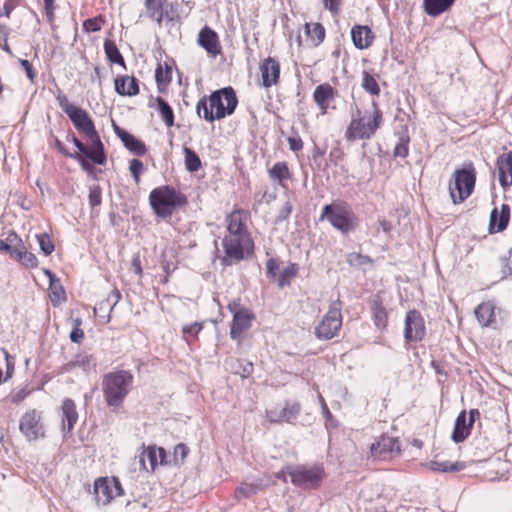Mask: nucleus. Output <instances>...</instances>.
<instances>
[{
    "mask_svg": "<svg viewBox=\"0 0 512 512\" xmlns=\"http://www.w3.org/2000/svg\"><path fill=\"white\" fill-rule=\"evenodd\" d=\"M476 183V171L472 162L465 163L453 173L449 183V193L454 204L464 202L473 193Z\"/></svg>",
    "mask_w": 512,
    "mask_h": 512,
    "instance_id": "6e6552de",
    "label": "nucleus"
},
{
    "mask_svg": "<svg viewBox=\"0 0 512 512\" xmlns=\"http://www.w3.org/2000/svg\"><path fill=\"white\" fill-rule=\"evenodd\" d=\"M372 116L365 122L366 115L362 116L357 109L356 117H353L345 131V138L349 142L355 140H368L372 138L382 124L383 114L376 101H372Z\"/></svg>",
    "mask_w": 512,
    "mask_h": 512,
    "instance_id": "423d86ee",
    "label": "nucleus"
},
{
    "mask_svg": "<svg viewBox=\"0 0 512 512\" xmlns=\"http://www.w3.org/2000/svg\"><path fill=\"white\" fill-rule=\"evenodd\" d=\"M165 0H145L144 6L147 17L156 21L159 25L164 19L163 2Z\"/></svg>",
    "mask_w": 512,
    "mask_h": 512,
    "instance_id": "72a5a7b5",
    "label": "nucleus"
},
{
    "mask_svg": "<svg viewBox=\"0 0 512 512\" xmlns=\"http://www.w3.org/2000/svg\"><path fill=\"white\" fill-rule=\"evenodd\" d=\"M265 485L260 480H255L253 482H243L241 486H239L235 491V497L237 500H241L244 498H250L251 496L257 494L264 488Z\"/></svg>",
    "mask_w": 512,
    "mask_h": 512,
    "instance_id": "473e14b6",
    "label": "nucleus"
},
{
    "mask_svg": "<svg viewBox=\"0 0 512 512\" xmlns=\"http://www.w3.org/2000/svg\"><path fill=\"white\" fill-rule=\"evenodd\" d=\"M254 318L255 315L248 308L235 312L230 325V337L239 340L241 334L251 328Z\"/></svg>",
    "mask_w": 512,
    "mask_h": 512,
    "instance_id": "2eb2a0df",
    "label": "nucleus"
},
{
    "mask_svg": "<svg viewBox=\"0 0 512 512\" xmlns=\"http://www.w3.org/2000/svg\"><path fill=\"white\" fill-rule=\"evenodd\" d=\"M324 8L333 14H338L341 9L342 0H322Z\"/></svg>",
    "mask_w": 512,
    "mask_h": 512,
    "instance_id": "e2e57ef3",
    "label": "nucleus"
},
{
    "mask_svg": "<svg viewBox=\"0 0 512 512\" xmlns=\"http://www.w3.org/2000/svg\"><path fill=\"white\" fill-rule=\"evenodd\" d=\"M465 464L463 462H450V461H431L430 468L433 471L437 472H459L465 468Z\"/></svg>",
    "mask_w": 512,
    "mask_h": 512,
    "instance_id": "a19ab883",
    "label": "nucleus"
},
{
    "mask_svg": "<svg viewBox=\"0 0 512 512\" xmlns=\"http://www.w3.org/2000/svg\"><path fill=\"white\" fill-rule=\"evenodd\" d=\"M203 329V325L200 322H194L189 325H185L182 328V333L185 337H197L200 331Z\"/></svg>",
    "mask_w": 512,
    "mask_h": 512,
    "instance_id": "6e6d98bb",
    "label": "nucleus"
},
{
    "mask_svg": "<svg viewBox=\"0 0 512 512\" xmlns=\"http://www.w3.org/2000/svg\"><path fill=\"white\" fill-rule=\"evenodd\" d=\"M510 221V206L506 203H503L500 208V212L495 207L490 214L489 220V233H499L504 231Z\"/></svg>",
    "mask_w": 512,
    "mask_h": 512,
    "instance_id": "6ab92c4d",
    "label": "nucleus"
},
{
    "mask_svg": "<svg viewBox=\"0 0 512 512\" xmlns=\"http://www.w3.org/2000/svg\"><path fill=\"white\" fill-rule=\"evenodd\" d=\"M149 203L157 217L167 219L173 215L176 209L186 205L187 199L174 187L163 185L150 192Z\"/></svg>",
    "mask_w": 512,
    "mask_h": 512,
    "instance_id": "7ed1b4c3",
    "label": "nucleus"
},
{
    "mask_svg": "<svg viewBox=\"0 0 512 512\" xmlns=\"http://www.w3.org/2000/svg\"><path fill=\"white\" fill-rule=\"evenodd\" d=\"M254 367L251 362L240 361L239 369L235 371L236 374H240L242 378H247L253 373Z\"/></svg>",
    "mask_w": 512,
    "mask_h": 512,
    "instance_id": "bf43d9fd",
    "label": "nucleus"
},
{
    "mask_svg": "<svg viewBox=\"0 0 512 512\" xmlns=\"http://www.w3.org/2000/svg\"><path fill=\"white\" fill-rule=\"evenodd\" d=\"M121 299V293L118 289H113L105 300L106 303L110 306V312L117 305V303Z\"/></svg>",
    "mask_w": 512,
    "mask_h": 512,
    "instance_id": "0e129e2a",
    "label": "nucleus"
},
{
    "mask_svg": "<svg viewBox=\"0 0 512 512\" xmlns=\"http://www.w3.org/2000/svg\"><path fill=\"white\" fill-rule=\"evenodd\" d=\"M199 45L212 56L218 55L221 50L217 33L208 26L203 27L198 34Z\"/></svg>",
    "mask_w": 512,
    "mask_h": 512,
    "instance_id": "412c9836",
    "label": "nucleus"
},
{
    "mask_svg": "<svg viewBox=\"0 0 512 512\" xmlns=\"http://www.w3.org/2000/svg\"><path fill=\"white\" fill-rule=\"evenodd\" d=\"M62 111L69 117L74 127L87 136L94 147L101 150V138L95 129V125L89 114L80 107L69 103L65 94L59 93L56 97Z\"/></svg>",
    "mask_w": 512,
    "mask_h": 512,
    "instance_id": "39448f33",
    "label": "nucleus"
},
{
    "mask_svg": "<svg viewBox=\"0 0 512 512\" xmlns=\"http://www.w3.org/2000/svg\"><path fill=\"white\" fill-rule=\"evenodd\" d=\"M267 276L270 278H274L277 275V271L279 269V265L277 260L274 258H270L266 263Z\"/></svg>",
    "mask_w": 512,
    "mask_h": 512,
    "instance_id": "774afa93",
    "label": "nucleus"
},
{
    "mask_svg": "<svg viewBox=\"0 0 512 512\" xmlns=\"http://www.w3.org/2000/svg\"><path fill=\"white\" fill-rule=\"evenodd\" d=\"M70 158L75 159L79 162L80 166L85 171H91L93 169V166L87 161L88 158L83 156L82 154H79L77 152L70 155Z\"/></svg>",
    "mask_w": 512,
    "mask_h": 512,
    "instance_id": "69168bd1",
    "label": "nucleus"
},
{
    "mask_svg": "<svg viewBox=\"0 0 512 512\" xmlns=\"http://www.w3.org/2000/svg\"><path fill=\"white\" fill-rule=\"evenodd\" d=\"M89 204L92 208L98 207L102 203V189L99 185H94L90 187L89 195Z\"/></svg>",
    "mask_w": 512,
    "mask_h": 512,
    "instance_id": "864d4df0",
    "label": "nucleus"
},
{
    "mask_svg": "<svg viewBox=\"0 0 512 512\" xmlns=\"http://www.w3.org/2000/svg\"><path fill=\"white\" fill-rule=\"evenodd\" d=\"M306 33L315 42L320 44L325 38V28L321 23L306 24Z\"/></svg>",
    "mask_w": 512,
    "mask_h": 512,
    "instance_id": "a18cd8bd",
    "label": "nucleus"
},
{
    "mask_svg": "<svg viewBox=\"0 0 512 512\" xmlns=\"http://www.w3.org/2000/svg\"><path fill=\"white\" fill-rule=\"evenodd\" d=\"M298 268L296 264L291 263L288 265L278 277V286L284 288L290 285V279L297 275Z\"/></svg>",
    "mask_w": 512,
    "mask_h": 512,
    "instance_id": "de8ad7c7",
    "label": "nucleus"
},
{
    "mask_svg": "<svg viewBox=\"0 0 512 512\" xmlns=\"http://www.w3.org/2000/svg\"><path fill=\"white\" fill-rule=\"evenodd\" d=\"M140 462L145 470L154 471L158 465L157 448L155 446L147 447L140 457Z\"/></svg>",
    "mask_w": 512,
    "mask_h": 512,
    "instance_id": "ea45409f",
    "label": "nucleus"
},
{
    "mask_svg": "<svg viewBox=\"0 0 512 512\" xmlns=\"http://www.w3.org/2000/svg\"><path fill=\"white\" fill-rule=\"evenodd\" d=\"M133 375L127 370H117L103 377L102 390L109 407H119L129 393Z\"/></svg>",
    "mask_w": 512,
    "mask_h": 512,
    "instance_id": "20e7f679",
    "label": "nucleus"
},
{
    "mask_svg": "<svg viewBox=\"0 0 512 512\" xmlns=\"http://www.w3.org/2000/svg\"><path fill=\"white\" fill-rule=\"evenodd\" d=\"M342 302L337 299L333 301L327 313L315 328V336L319 340H330L337 336L342 326Z\"/></svg>",
    "mask_w": 512,
    "mask_h": 512,
    "instance_id": "1a4fd4ad",
    "label": "nucleus"
},
{
    "mask_svg": "<svg viewBox=\"0 0 512 512\" xmlns=\"http://www.w3.org/2000/svg\"><path fill=\"white\" fill-rule=\"evenodd\" d=\"M351 38L354 46L363 50L371 46L374 35L368 26L355 25L351 29Z\"/></svg>",
    "mask_w": 512,
    "mask_h": 512,
    "instance_id": "a878e982",
    "label": "nucleus"
},
{
    "mask_svg": "<svg viewBox=\"0 0 512 512\" xmlns=\"http://www.w3.org/2000/svg\"><path fill=\"white\" fill-rule=\"evenodd\" d=\"M400 452V444L397 438L382 436L371 446V454L380 459L390 458L393 454Z\"/></svg>",
    "mask_w": 512,
    "mask_h": 512,
    "instance_id": "dca6fc26",
    "label": "nucleus"
},
{
    "mask_svg": "<svg viewBox=\"0 0 512 512\" xmlns=\"http://www.w3.org/2000/svg\"><path fill=\"white\" fill-rule=\"evenodd\" d=\"M301 411V405L298 402L286 401L281 409L274 408L267 410L266 417L271 423H290L295 424Z\"/></svg>",
    "mask_w": 512,
    "mask_h": 512,
    "instance_id": "ddd939ff",
    "label": "nucleus"
},
{
    "mask_svg": "<svg viewBox=\"0 0 512 512\" xmlns=\"http://www.w3.org/2000/svg\"><path fill=\"white\" fill-rule=\"evenodd\" d=\"M19 64L23 68V70L25 71L28 79L31 82H33L35 77H36V72H35L32 64L28 60H26V59H20L19 60Z\"/></svg>",
    "mask_w": 512,
    "mask_h": 512,
    "instance_id": "680f3d73",
    "label": "nucleus"
},
{
    "mask_svg": "<svg viewBox=\"0 0 512 512\" xmlns=\"http://www.w3.org/2000/svg\"><path fill=\"white\" fill-rule=\"evenodd\" d=\"M262 84L264 87L269 88L272 85H276L279 81L280 76V65L279 62L272 58H266L260 65Z\"/></svg>",
    "mask_w": 512,
    "mask_h": 512,
    "instance_id": "aec40b11",
    "label": "nucleus"
},
{
    "mask_svg": "<svg viewBox=\"0 0 512 512\" xmlns=\"http://www.w3.org/2000/svg\"><path fill=\"white\" fill-rule=\"evenodd\" d=\"M248 215L249 213L243 209L235 210L229 214L226 217L229 234L240 235L242 233H249L246 226Z\"/></svg>",
    "mask_w": 512,
    "mask_h": 512,
    "instance_id": "4be33fe9",
    "label": "nucleus"
},
{
    "mask_svg": "<svg viewBox=\"0 0 512 512\" xmlns=\"http://www.w3.org/2000/svg\"><path fill=\"white\" fill-rule=\"evenodd\" d=\"M72 142L78 149L77 153L82 154L90 161H92L94 164L104 165L106 163L107 158L105 154L104 145L102 142L101 150H98L97 148L94 147V142H91L90 146H86L75 135H72Z\"/></svg>",
    "mask_w": 512,
    "mask_h": 512,
    "instance_id": "a211bd4d",
    "label": "nucleus"
},
{
    "mask_svg": "<svg viewBox=\"0 0 512 512\" xmlns=\"http://www.w3.org/2000/svg\"><path fill=\"white\" fill-rule=\"evenodd\" d=\"M238 99L234 89L227 86L213 91L210 96L202 97L197 105L196 112L208 122L223 119L234 113Z\"/></svg>",
    "mask_w": 512,
    "mask_h": 512,
    "instance_id": "f257e3e1",
    "label": "nucleus"
},
{
    "mask_svg": "<svg viewBox=\"0 0 512 512\" xmlns=\"http://www.w3.org/2000/svg\"><path fill=\"white\" fill-rule=\"evenodd\" d=\"M104 51H105L107 59L111 63L121 65L125 68L124 58H123L122 54L120 53L118 47L114 43V41L109 40V39L105 40Z\"/></svg>",
    "mask_w": 512,
    "mask_h": 512,
    "instance_id": "58836bf2",
    "label": "nucleus"
},
{
    "mask_svg": "<svg viewBox=\"0 0 512 512\" xmlns=\"http://www.w3.org/2000/svg\"><path fill=\"white\" fill-rule=\"evenodd\" d=\"M138 83V79L134 76H117L114 80V88L121 96H135L140 91Z\"/></svg>",
    "mask_w": 512,
    "mask_h": 512,
    "instance_id": "bb28decb",
    "label": "nucleus"
},
{
    "mask_svg": "<svg viewBox=\"0 0 512 512\" xmlns=\"http://www.w3.org/2000/svg\"><path fill=\"white\" fill-rule=\"evenodd\" d=\"M361 87L372 96H378L380 94V87L376 78L368 71H363Z\"/></svg>",
    "mask_w": 512,
    "mask_h": 512,
    "instance_id": "37998d69",
    "label": "nucleus"
},
{
    "mask_svg": "<svg viewBox=\"0 0 512 512\" xmlns=\"http://www.w3.org/2000/svg\"><path fill=\"white\" fill-rule=\"evenodd\" d=\"M172 79V71L171 68L166 67V71H163L162 67L159 65L155 71V80L158 87L166 86L170 83Z\"/></svg>",
    "mask_w": 512,
    "mask_h": 512,
    "instance_id": "8fccbe9b",
    "label": "nucleus"
},
{
    "mask_svg": "<svg viewBox=\"0 0 512 512\" xmlns=\"http://www.w3.org/2000/svg\"><path fill=\"white\" fill-rule=\"evenodd\" d=\"M94 493L98 504L107 505L114 497L123 495L124 491L118 478L109 480L103 477L95 481Z\"/></svg>",
    "mask_w": 512,
    "mask_h": 512,
    "instance_id": "f8f14e48",
    "label": "nucleus"
},
{
    "mask_svg": "<svg viewBox=\"0 0 512 512\" xmlns=\"http://www.w3.org/2000/svg\"><path fill=\"white\" fill-rule=\"evenodd\" d=\"M475 317L482 327H488L495 321V306L492 302H482L474 310Z\"/></svg>",
    "mask_w": 512,
    "mask_h": 512,
    "instance_id": "c85d7f7f",
    "label": "nucleus"
},
{
    "mask_svg": "<svg viewBox=\"0 0 512 512\" xmlns=\"http://www.w3.org/2000/svg\"><path fill=\"white\" fill-rule=\"evenodd\" d=\"M374 325L379 330H384L388 326V313L383 305V301L379 295H375L369 299Z\"/></svg>",
    "mask_w": 512,
    "mask_h": 512,
    "instance_id": "5701e85b",
    "label": "nucleus"
},
{
    "mask_svg": "<svg viewBox=\"0 0 512 512\" xmlns=\"http://www.w3.org/2000/svg\"><path fill=\"white\" fill-rule=\"evenodd\" d=\"M20 263L26 267L34 268L38 265V260L35 254L28 252L27 250L22 252V258Z\"/></svg>",
    "mask_w": 512,
    "mask_h": 512,
    "instance_id": "4d7b16f0",
    "label": "nucleus"
},
{
    "mask_svg": "<svg viewBox=\"0 0 512 512\" xmlns=\"http://www.w3.org/2000/svg\"><path fill=\"white\" fill-rule=\"evenodd\" d=\"M403 335L407 343L420 342L425 338V321L418 310L412 309L406 313Z\"/></svg>",
    "mask_w": 512,
    "mask_h": 512,
    "instance_id": "9b49d317",
    "label": "nucleus"
},
{
    "mask_svg": "<svg viewBox=\"0 0 512 512\" xmlns=\"http://www.w3.org/2000/svg\"><path fill=\"white\" fill-rule=\"evenodd\" d=\"M348 261L350 264H359V265H364L366 263H370L371 262V258L369 256H366V255H362L360 253H351L349 254L348 256Z\"/></svg>",
    "mask_w": 512,
    "mask_h": 512,
    "instance_id": "052dcab7",
    "label": "nucleus"
},
{
    "mask_svg": "<svg viewBox=\"0 0 512 512\" xmlns=\"http://www.w3.org/2000/svg\"><path fill=\"white\" fill-rule=\"evenodd\" d=\"M36 239L39 244L40 250L44 253V255L48 256L54 251V243L47 233L37 234Z\"/></svg>",
    "mask_w": 512,
    "mask_h": 512,
    "instance_id": "09e8293b",
    "label": "nucleus"
},
{
    "mask_svg": "<svg viewBox=\"0 0 512 512\" xmlns=\"http://www.w3.org/2000/svg\"><path fill=\"white\" fill-rule=\"evenodd\" d=\"M129 170L136 184L140 182V175L144 171V164L140 159L134 158L129 163Z\"/></svg>",
    "mask_w": 512,
    "mask_h": 512,
    "instance_id": "3c124183",
    "label": "nucleus"
},
{
    "mask_svg": "<svg viewBox=\"0 0 512 512\" xmlns=\"http://www.w3.org/2000/svg\"><path fill=\"white\" fill-rule=\"evenodd\" d=\"M62 431L64 435L70 433L78 420V413L74 401L66 398L62 402Z\"/></svg>",
    "mask_w": 512,
    "mask_h": 512,
    "instance_id": "b1692460",
    "label": "nucleus"
},
{
    "mask_svg": "<svg viewBox=\"0 0 512 512\" xmlns=\"http://www.w3.org/2000/svg\"><path fill=\"white\" fill-rule=\"evenodd\" d=\"M101 17L88 18L84 21L83 27L87 32H97L101 29Z\"/></svg>",
    "mask_w": 512,
    "mask_h": 512,
    "instance_id": "13d9d810",
    "label": "nucleus"
},
{
    "mask_svg": "<svg viewBox=\"0 0 512 512\" xmlns=\"http://www.w3.org/2000/svg\"><path fill=\"white\" fill-rule=\"evenodd\" d=\"M499 182L503 188L512 185V151L504 153L497 158Z\"/></svg>",
    "mask_w": 512,
    "mask_h": 512,
    "instance_id": "393cba45",
    "label": "nucleus"
},
{
    "mask_svg": "<svg viewBox=\"0 0 512 512\" xmlns=\"http://www.w3.org/2000/svg\"><path fill=\"white\" fill-rule=\"evenodd\" d=\"M269 177L273 181H277L281 186H284V181L290 179L291 174L288 165L284 161L276 162L269 170Z\"/></svg>",
    "mask_w": 512,
    "mask_h": 512,
    "instance_id": "f704fd0d",
    "label": "nucleus"
},
{
    "mask_svg": "<svg viewBox=\"0 0 512 512\" xmlns=\"http://www.w3.org/2000/svg\"><path fill=\"white\" fill-rule=\"evenodd\" d=\"M222 245L225 253L222 264L225 266L239 263L254 253V242L250 233L228 234L223 238Z\"/></svg>",
    "mask_w": 512,
    "mask_h": 512,
    "instance_id": "0eeeda50",
    "label": "nucleus"
},
{
    "mask_svg": "<svg viewBox=\"0 0 512 512\" xmlns=\"http://www.w3.org/2000/svg\"><path fill=\"white\" fill-rule=\"evenodd\" d=\"M96 367V360L92 355L87 353H79L75 358L68 362L65 366L67 371H71L74 368H80L84 372H89Z\"/></svg>",
    "mask_w": 512,
    "mask_h": 512,
    "instance_id": "c756f323",
    "label": "nucleus"
},
{
    "mask_svg": "<svg viewBox=\"0 0 512 512\" xmlns=\"http://www.w3.org/2000/svg\"><path fill=\"white\" fill-rule=\"evenodd\" d=\"M115 134L121 140L127 150L136 156H143L147 152L146 145L143 141L137 139L134 135L119 127L113 122Z\"/></svg>",
    "mask_w": 512,
    "mask_h": 512,
    "instance_id": "f3484780",
    "label": "nucleus"
},
{
    "mask_svg": "<svg viewBox=\"0 0 512 512\" xmlns=\"http://www.w3.org/2000/svg\"><path fill=\"white\" fill-rule=\"evenodd\" d=\"M184 163L187 171L197 172L202 167V162L198 154L191 148L184 146Z\"/></svg>",
    "mask_w": 512,
    "mask_h": 512,
    "instance_id": "e433bc0d",
    "label": "nucleus"
},
{
    "mask_svg": "<svg viewBox=\"0 0 512 512\" xmlns=\"http://www.w3.org/2000/svg\"><path fill=\"white\" fill-rule=\"evenodd\" d=\"M7 241L10 243H13L14 241H17L18 244L12 245V250H10V256L15 258L18 262H20L22 258V252L26 250L25 246L22 243V240L18 238V235L15 232H10Z\"/></svg>",
    "mask_w": 512,
    "mask_h": 512,
    "instance_id": "49530a36",
    "label": "nucleus"
},
{
    "mask_svg": "<svg viewBox=\"0 0 512 512\" xmlns=\"http://www.w3.org/2000/svg\"><path fill=\"white\" fill-rule=\"evenodd\" d=\"M471 429H472V426L468 425L466 411L463 410L458 414V416L455 420L451 439L455 443H461L465 439L468 438V436L471 433Z\"/></svg>",
    "mask_w": 512,
    "mask_h": 512,
    "instance_id": "cd10ccee",
    "label": "nucleus"
},
{
    "mask_svg": "<svg viewBox=\"0 0 512 512\" xmlns=\"http://www.w3.org/2000/svg\"><path fill=\"white\" fill-rule=\"evenodd\" d=\"M49 290L51 292L50 299L53 306H58L61 302L66 300V293L59 279L51 281Z\"/></svg>",
    "mask_w": 512,
    "mask_h": 512,
    "instance_id": "79ce46f5",
    "label": "nucleus"
},
{
    "mask_svg": "<svg viewBox=\"0 0 512 512\" xmlns=\"http://www.w3.org/2000/svg\"><path fill=\"white\" fill-rule=\"evenodd\" d=\"M320 221L327 220L333 228L342 234H348L359 225V218L351 205L346 201L338 200L323 206Z\"/></svg>",
    "mask_w": 512,
    "mask_h": 512,
    "instance_id": "f03ea898",
    "label": "nucleus"
},
{
    "mask_svg": "<svg viewBox=\"0 0 512 512\" xmlns=\"http://www.w3.org/2000/svg\"><path fill=\"white\" fill-rule=\"evenodd\" d=\"M189 453V448L183 444L179 443L175 446L173 457H174V463L175 464H181L183 463L184 459L187 457Z\"/></svg>",
    "mask_w": 512,
    "mask_h": 512,
    "instance_id": "5fc2aeb1",
    "label": "nucleus"
},
{
    "mask_svg": "<svg viewBox=\"0 0 512 512\" xmlns=\"http://www.w3.org/2000/svg\"><path fill=\"white\" fill-rule=\"evenodd\" d=\"M288 475L295 486L302 489H315L323 479L324 470L320 466L307 467L298 465L288 468Z\"/></svg>",
    "mask_w": 512,
    "mask_h": 512,
    "instance_id": "9d476101",
    "label": "nucleus"
},
{
    "mask_svg": "<svg viewBox=\"0 0 512 512\" xmlns=\"http://www.w3.org/2000/svg\"><path fill=\"white\" fill-rule=\"evenodd\" d=\"M334 96V89L329 84L318 85L313 93L314 101L321 108H326L328 101Z\"/></svg>",
    "mask_w": 512,
    "mask_h": 512,
    "instance_id": "c9c22d12",
    "label": "nucleus"
},
{
    "mask_svg": "<svg viewBox=\"0 0 512 512\" xmlns=\"http://www.w3.org/2000/svg\"><path fill=\"white\" fill-rule=\"evenodd\" d=\"M156 103H157V110H158L162 120L164 121V123L166 124L167 127H172L174 125V119H175L172 107L162 97H157Z\"/></svg>",
    "mask_w": 512,
    "mask_h": 512,
    "instance_id": "4c0bfd02",
    "label": "nucleus"
},
{
    "mask_svg": "<svg viewBox=\"0 0 512 512\" xmlns=\"http://www.w3.org/2000/svg\"><path fill=\"white\" fill-rule=\"evenodd\" d=\"M0 351L3 354V359H0V384H2L12 377L15 359L9 355L6 349L2 348Z\"/></svg>",
    "mask_w": 512,
    "mask_h": 512,
    "instance_id": "2f4dec72",
    "label": "nucleus"
},
{
    "mask_svg": "<svg viewBox=\"0 0 512 512\" xmlns=\"http://www.w3.org/2000/svg\"><path fill=\"white\" fill-rule=\"evenodd\" d=\"M82 319L76 318L73 321V328L70 332V340L73 343H80L84 339V331L81 329Z\"/></svg>",
    "mask_w": 512,
    "mask_h": 512,
    "instance_id": "603ef678",
    "label": "nucleus"
},
{
    "mask_svg": "<svg viewBox=\"0 0 512 512\" xmlns=\"http://www.w3.org/2000/svg\"><path fill=\"white\" fill-rule=\"evenodd\" d=\"M40 418L41 415L36 410L28 411L21 417L19 429L27 440L32 441L40 436H44Z\"/></svg>",
    "mask_w": 512,
    "mask_h": 512,
    "instance_id": "4468645a",
    "label": "nucleus"
},
{
    "mask_svg": "<svg viewBox=\"0 0 512 512\" xmlns=\"http://www.w3.org/2000/svg\"><path fill=\"white\" fill-rule=\"evenodd\" d=\"M409 142H410V137L408 135L407 129H405V131H403L400 134V136L398 138V142L395 145V148L393 150L394 157L406 158L409 153Z\"/></svg>",
    "mask_w": 512,
    "mask_h": 512,
    "instance_id": "c03bdc74",
    "label": "nucleus"
},
{
    "mask_svg": "<svg viewBox=\"0 0 512 512\" xmlns=\"http://www.w3.org/2000/svg\"><path fill=\"white\" fill-rule=\"evenodd\" d=\"M292 209H293L292 204L289 201H286L285 204L283 205V207L281 208V210L279 211V214L277 217L278 222H282V221L288 219V217L290 216V214L292 212Z\"/></svg>",
    "mask_w": 512,
    "mask_h": 512,
    "instance_id": "338daca9",
    "label": "nucleus"
},
{
    "mask_svg": "<svg viewBox=\"0 0 512 512\" xmlns=\"http://www.w3.org/2000/svg\"><path fill=\"white\" fill-rule=\"evenodd\" d=\"M454 2L455 0H423V6L429 16L436 17L449 10Z\"/></svg>",
    "mask_w": 512,
    "mask_h": 512,
    "instance_id": "7c9ffc66",
    "label": "nucleus"
}]
</instances>
